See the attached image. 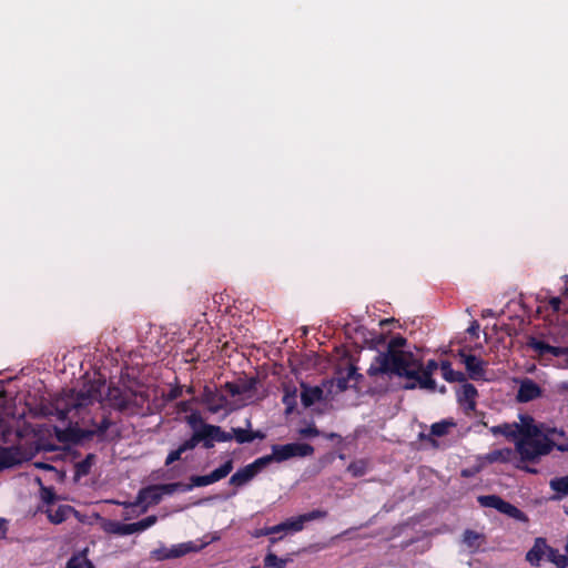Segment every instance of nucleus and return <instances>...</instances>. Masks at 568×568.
<instances>
[{
    "label": "nucleus",
    "mask_w": 568,
    "mask_h": 568,
    "mask_svg": "<svg viewBox=\"0 0 568 568\" xmlns=\"http://www.w3.org/2000/svg\"><path fill=\"white\" fill-rule=\"evenodd\" d=\"M271 463V457L257 458L252 464L239 469L230 478V484L234 486H243L248 483L263 467Z\"/></svg>",
    "instance_id": "obj_8"
},
{
    "label": "nucleus",
    "mask_w": 568,
    "mask_h": 568,
    "mask_svg": "<svg viewBox=\"0 0 568 568\" xmlns=\"http://www.w3.org/2000/svg\"><path fill=\"white\" fill-rule=\"evenodd\" d=\"M100 381H93L83 386L79 392L69 390L54 400V409L60 419L73 418L81 409L87 408L101 398Z\"/></svg>",
    "instance_id": "obj_4"
},
{
    "label": "nucleus",
    "mask_w": 568,
    "mask_h": 568,
    "mask_svg": "<svg viewBox=\"0 0 568 568\" xmlns=\"http://www.w3.org/2000/svg\"><path fill=\"white\" fill-rule=\"evenodd\" d=\"M277 540H278V538H276V537H271V538H270V544H271V545H274L275 542H277Z\"/></svg>",
    "instance_id": "obj_49"
},
{
    "label": "nucleus",
    "mask_w": 568,
    "mask_h": 568,
    "mask_svg": "<svg viewBox=\"0 0 568 568\" xmlns=\"http://www.w3.org/2000/svg\"><path fill=\"white\" fill-rule=\"evenodd\" d=\"M94 456L89 455L84 460L77 464V475L84 476L89 473L91 466L93 465Z\"/></svg>",
    "instance_id": "obj_35"
},
{
    "label": "nucleus",
    "mask_w": 568,
    "mask_h": 568,
    "mask_svg": "<svg viewBox=\"0 0 568 568\" xmlns=\"http://www.w3.org/2000/svg\"><path fill=\"white\" fill-rule=\"evenodd\" d=\"M297 433L301 437L305 438L316 437L320 435L318 429L313 424L298 428Z\"/></svg>",
    "instance_id": "obj_39"
},
{
    "label": "nucleus",
    "mask_w": 568,
    "mask_h": 568,
    "mask_svg": "<svg viewBox=\"0 0 568 568\" xmlns=\"http://www.w3.org/2000/svg\"><path fill=\"white\" fill-rule=\"evenodd\" d=\"M21 462V456L16 448H0V469L11 467Z\"/></svg>",
    "instance_id": "obj_23"
},
{
    "label": "nucleus",
    "mask_w": 568,
    "mask_h": 568,
    "mask_svg": "<svg viewBox=\"0 0 568 568\" xmlns=\"http://www.w3.org/2000/svg\"><path fill=\"white\" fill-rule=\"evenodd\" d=\"M367 463L363 459L351 463L347 467V471L354 477H359L366 474Z\"/></svg>",
    "instance_id": "obj_30"
},
{
    "label": "nucleus",
    "mask_w": 568,
    "mask_h": 568,
    "mask_svg": "<svg viewBox=\"0 0 568 568\" xmlns=\"http://www.w3.org/2000/svg\"><path fill=\"white\" fill-rule=\"evenodd\" d=\"M252 568H260V567H257V566H253Z\"/></svg>",
    "instance_id": "obj_53"
},
{
    "label": "nucleus",
    "mask_w": 568,
    "mask_h": 568,
    "mask_svg": "<svg viewBox=\"0 0 568 568\" xmlns=\"http://www.w3.org/2000/svg\"><path fill=\"white\" fill-rule=\"evenodd\" d=\"M233 437L236 439V442L242 444V443H250L255 437H261V436L260 435H253V434L248 433L245 429L234 428L233 429Z\"/></svg>",
    "instance_id": "obj_33"
},
{
    "label": "nucleus",
    "mask_w": 568,
    "mask_h": 568,
    "mask_svg": "<svg viewBox=\"0 0 568 568\" xmlns=\"http://www.w3.org/2000/svg\"><path fill=\"white\" fill-rule=\"evenodd\" d=\"M73 508L69 505H57L52 504V506H48L44 509L48 519L50 523L58 525L67 520L71 514H73Z\"/></svg>",
    "instance_id": "obj_15"
},
{
    "label": "nucleus",
    "mask_w": 568,
    "mask_h": 568,
    "mask_svg": "<svg viewBox=\"0 0 568 568\" xmlns=\"http://www.w3.org/2000/svg\"><path fill=\"white\" fill-rule=\"evenodd\" d=\"M278 532H280L278 525H275V526H272V527L261 528V529L256 530L253 534V536L254 537H261V536L275 535V534H278Z\"/></svg>",
    "instance_id": "obj_40"
},
{
    "label": "nucleus",
    "mask_w": 568,
    "mask_h": 568,
    "mask_svg": "<svg viewBox=\"0 0 568 568\" xmlns=\"http://www.w3.org/2000/svg\"><path fill=\"white\" fill-rule=\"evenodd\" d=\"M156 521H158V517L152 515V516H149L138 523H132L133 534L149 529L150 527L155 525Z\"/></svg>",
    "instance_id": "obj_31"
},
{
    "label": "nucleus",
    "mask_w": 568,
    "mask_h": 568,
    "mask_svg": "<svg viewBox=\"0 0 568 568\" xmlns=\"http://www.w3.org/2000/svg\"><path fill=\"white\" fill-rule=\"evenodd\" d=\"M296 390H286L284 397H283V403L285 404L286 406V413H291L295 405H296Z\"/></svg>",
    "instance_id": "obj_37"
},
{
    "label": "nucleus",
    "mask_w": 568,
    "mask_h": 568,
    "mask_svg": "<svg viewBox=\"0 0 568 568\" xmlns=\"http://www.w3.org/2000/svg\"><path fill=\"white\" fill-rule=\"evenodd\" d=\"M495 436L503 435L515 443L521 462H537L552 450L557 430L537 423L530 415H519L514 423H504L489 428Z\"/></svg>",
    "instance_id": "obj_2"
},
{
    "label": "nucleus",
    "mask_w": 568,
    "mask_h": 568,
    "mask_svg": "<svg viewBox=\"0 0 568 568\" xmlns=\"http://www.w3.org/2000/svg\"><path fill=\"white\" fill-rule=\"evenodd\" d=\"M101 528L106 534L126 536L133 534L132 524H123L116 520L103 519Z\"/></svg>",
    "instance_id": "obj_17"
},
{
    "label": "nucleus",
    "mask_w": 568,
    "mask_h": 568,
    "mask_svg": "<svg viewBox=\"0 0 568 568\" xmlns=\"http://www.w3.org/2000/svg\"><path fill=\"white\" fill-rule=\"evenodd\" d=\"M6 534V523L3 520H0V538L3 537Z\"/></svg>",
    "instance_id": "obj_47"
},
{
    "label": "nucleus",
    "mask_w": 568,
    "mask_h": 568,
    "mask_svg": "<svg viewBox=\"0 0 568 568\" xmlns=\"http://www.w3.org/2000/svg\"><path fill=\"white\" fill-rule=\"evenodd\" d=\"M195 447V440H186L183 443L178 449L171 452L169 456L166 457V464H172L173 462L180 459L182 453L185 450L192 449Z\"/></svg>",
    "instance_id": "obj_29"
},
{
    "label": "nucleus",
    "mask_w": 568,
    "mask_h": 568,
    "mask_svg": "<svg viewBox=\"0 0 568 568\" xmlns=\"http://www.w3.org/2000/svg\"><path fill=\"white\" fill-rule=\"evenodd\" d=\"M549 486L555 495L552 500H561L568 496V475L562 477H555L549 481Z\"/></svg>",
    "instance_id": "obj_22"
},
{
    "label": "nucleus",
    "mask_w": 568,
    "mask_h": 568,
    "mask_svg": "<svg viewBox=\"0 0 568 568\" xmlns=\"http://www.w3.org/2000/svg\"><path fill=\"white\" fill-rule=\"evenodd\" d=\"M219 437H230V439L232 438L231 435L225 434L222 429H221V434L219 435Z\"/></svg>",
    "instance_id": "obj_48"
},
{
    "label": "nucleus",
    "mask_w": 568,
    "mask_h": 568,
    "mask_svg": "<svg viewBox=\"0 0 568 568\" xmlns=\"http://www.w3.org/2000/svg\"><path fill=\"white\" fill-rule=\"evenodd\" d=\"M546 557L557 568H567L568 567V557L564 554H560L558 549H555V548L548 546Z\"/></svg>",
    "instance_id": "obj_26"
},
{
    "label": "nucleus",
    "mask_w": 568,
    "mask_h": 568,
    "mask_svg": "<svg viewBox=\"0 0 568 568\" xmlns=\"http://www.w3.org/2000/svg\"><path fill=\"white\" fill-rule=\"evenodd\" d=\"M406 339L402 336L393 337L385 352L378 353L372 361L367 374L371 377L392 374L406 379V389L435 390L436 382L433 374L438 368L434 359L425 365L418 353L405 349Z\"/></svg>",
    "instance_id": "obj_1"
},
{
    "label": "nucleus",
    "mask_w": 568,
    "mask_h": 568,
    "mask_svg": "<svg viewBox=\"0 0 568 568\" xmlns=\"http://www.w3.org/2000/svg\"><path fill=\"white\" fill-rule=\"evenodd\" d=\"M453 426L452 423L449 422H440V423H435L433 426H432V434L435 435V436H443L447 433L448 428Z\"/></svg>",
    "instance_id": "obj_38"
},
{
    "label": "nucleus",
    "mask_w": 568,
    "mask_h": 568,
    "mask_svg": "<svg viewBox=\"0 0 568 568\" xmlns=\"http://www.w3.org/2000/svg\"><path fill=\"white\" fill-rule=\"evenodd\" d=\"M152 556L156 559V560H165V559H171L170 558V554H169V548L168 547H161L159 549H155L152 551Z\"/></svg>",
    "instance_id": "obj_41"
},
{
    "label": "nucleus",
    "mask_w": 568,
    "mask_h": 568,
    "mask_svg": "<svg viewBox=\"0 0 568 568\" xmlns=\"http://www.w3.org/2000/svg\"><path fill=\"white\" fill-rule=\"evenodd\" d=\"M516 449L501 448L493 450L480 457V465L494 464V463H510L515 457Z\"/></svg>",
    "instance_id": "obj_16"
},
{
    "label": "nucleus",
    "mask_w": 568,
    "mask_h": 568,
    "mask_svg": "<svg viewBox=\"0 0 568 568\" xmlns=\"http://www.w3.org/2000/svg\"><path fill=\"white\" fill-rule=\"evenodd\" d=\"M484 540V536L474 530H466L463 535V542L473 550H476L480 547Z\"/></svg>",
    "instance_id": "obj_27"
},
{
    "label": "nucleus",
    "mask_w": 568,
    "mask_h": 568,
    "mask_svg": "<svg viewBox=\"0 0 568 568\" xmlns=\"http://www.w3.org/2000/svg\"><path fill=\"white\" fill-rule=\"evenodd\" d=\"M548 545L544 538H536L532 548L527 552L526 560L534 566H539L540 560L547 554Z\"/></svg>",
    "instance_id": "obj_18"
},
{
    "label": "nucleus",
    "mask_w": 568,
    "mask_h": 568,
    "mask_svg": "<svg viewBox=\"0 0 568 568\" xmlns=\"http://www.w3.org/2000/svg\"><path fill=\"white\" fill-rule=\"evenodd\" d=\"M40 496L42 501L48 506H52L58 500L57 495L51 488L41 486Z\"/></svg>",
    "instance_id": "obj_36"
},
{
    "label": "nucleus",
    "mask_w": 568,
    "mask_h": 568,
    "mask_svg": "<svg viewBox=\"0 0 568 568\" xmlns=\"http://www.w3.org/2000/svg\"><path fill=\"white\" fill-rule=\"evenodd\" d=\"M189 423L193 427L194 432L201 427L202 418L197 413H193L187 417Z\"/></svg>",
    "instance_id": "obj_43"
},
{
    "label": "nucleus",
    "mask_w": 568,
    "mask_h": 568,
    "mask_svg": "<svg viewBox=\"0 0 568 568\" xmlns=\"http://www.w3.org/2000/svg\"><path fill=\"white\" fill-rule=\"evenodd\" d=\"M550 305L554 308V311H558L560 306V300L558 297H554L550 300Z\"/></svg>",
    "instance_id": "obj_45"
},
{
    "label": "nucleus",
    "mask_w": 568,
    "mask_h": 568,
    "mask_svg": "<svg viewBox=\"0 0 568 568\" xmlns=\"http://www.w3.org/2000/svg\"><path fill=\"white\" fill-rule=\"evenodd\" d=\"M314 453V448L304 443H290L285 445H274L272 447L271 462L275 460L277 463L287 460L293 457H306L311 456Z\"/></svg>",
    "instance_id": "obj_5"
},
{
    "label": "nucleus",
    "mask_w": 568,
    "mask_h": 568,
    "mask_svg": "<svg viewBox=\"0 0 568 568\" xmlns=\"http://www.w3.org/2000/svg\"><path fill=\"white\" fill-rule=\"evenodd\" d=\"M519 388L516 399L519 403H528L542 396L541 387L530 378H524L519 382Z\"/></svg>",
    "instance_id": "obj_12"
},
{
    "label": "nucleus",
    "mask_w": 568,
    "mask_h": 568,
    "mask_svg": "<svg viewBox=\"0 0 568 568\" xmlns=\"http://www.w3.org/2000/svg\"><path fill=\"white\" fill-rule=\"evenodd\" d=\"M232 469H233V462H232V459H229L222 466H220L219 468H216L209 475L193 476L191 478L192 486L202 487V486H207L213 483H216V481L225 478L232 471Z\"/></svg>",
    "instance_id": "obj_10"
},
{
    "label": "nucleus",
    "mask_w": 568,
    "mask_h": 568,
    "mask_svg": "<svg viewBox=\"0 0 568 568\" xmlns=\"http://www.w3.org/2000/svg\"><path fill=\"white\" fill-rule=\"evenodd\" d=\"M478 501L484 507L495 508L498 511L508 515L518 520H525L526 517L521 510L514 505L505 501L496 495L479 496Z\"/></svg>",
    "instance_id": "obj_7"
},
{
    "label": "nucleus",
    "mask_w": 568,
    "mask_h": 568,
    "mask_svg": "<svg viewBox=\"0 0 568 568\" xmlns=\"http://www.w3.org/2000/svg\"><path fill=\"white\" fill-rule=\"evenodd\" d=\"M526 470L529 473H536V470L534 468H526Z\"/></svg>",
    "instance_id": "obj_50"
},
{
    "label": "nucleus",
    "mask_w": 568,
    "mask_h": 568,
    "mask_svg": "<svg viewBox=\"0 0 568 568\" xmlns=\"http://www.w3.org/2000/svg\"><path fill=\"white\" fill-rule=\"evenodd\" d=\"M565 549H566V551L568 554V535H567V542H566Z\"/></svg>",
    "instance_id": "obj_52"
},
{
    "label": "nucleus",
    "mask_w": 568,
    "mask_h": 568,
    "mask_svg": "<svg viewBox=\"0 0 568 568\" xmlns=\"http://www.w3.org/2000/svg\"><path fill=\"white\" fill-rule=\"evenodd\" d=\"M467 332L474 336H478L479 333V324L474 321L470 326L468 327Z\"/></svg>",
    "instance_id": "obj_44"
},
{
    "label": "nucleus",
    "mask_w": 568,
    "mask_h": 568,
    "mask_svg": "<svg viewBox=\"0 0 568 568\" xmlns=\"http://www.w3.org/2000/svg\"><path fill=\"white\" fill-rule=\"evenodd\" d=\"M458 356L464 363L469 377L471 379H481L485 377L486 363L474 355L466 354L464 351H459Z\"/></svg>",
    "instance_id": "obj_14"
},
{
    "label": "nucleus",
    "mask_w": 568,
    "mask_h": 568,
    "mask_svg": "<svg viewBox=\"0 0 568 568\" xmlns=\"http://www.w3.org/2000/svg\"><path fill=\"white\" fill-rule=\"evenodd\" d=\"M206 544L202 542V544H196L194 541H187V542H182V544H178V545H173L171 547H169V554H170V558H179L181 556H184L189 552H193V551H199L201 550Z\"/></svg>",
    "instance_id": "obj_21"
},
{
    "label": "nucleus",
    "mask_w": 568,
    "mask_h": 568,
    "mask_svg": "<svg viewBox=\"0 0 568 568\" xmlns=\"http://www.w3.org/2000/svg\"><path fill=\"white\" fill-rule=\"evenodd\" d=\"M361 375L356 372V368L352 365H348L346 368V376H341L335 379V384L338 390H345L348 387V382L353 381L354 383Z\"/></svg>",
    "instance_id": "obj_25"
},
{
    "label": "nucleus",
    "mask_w": 568,
    "mask_h": 568,
    "mask_svg": "<svg viewBox=\"0 0 568 568\" xmlns=\"http://www.w3.org/2000/svg\"><path fill=\"white\" fill-rule=\"evenodd\" d=\"M476 395V388L471 384L465 383L458 392V399L460 403L467 405V408L473 409L475 407L474 399Z\"/></svg>",
    "instance_id": "obj_24"
},
{
    "label": "nucleus",
    "mask_w": 568,
    "mask_h": 568,
    "mask_svg": "<svg viewBox=\"0 0 568 568\" xmlns=\"http://www.w3.org/2000/svg\"><path fill=\"white\" fill-rule=\"evenodd\" d=\"M221 434V427L214 425H201L199 429L194 432L193 437L190 440H195V446L199 442L205 440V446L211 447V440L226 442L230 437H219Z\"/></svg>",
    "instance_id": "obj_13"
},
{
    "label": "nucleus",
    "mask_w": 568,
    "mask_h": 568,
    "mask_svg": "<svg viewBox=\"0 0 568 568\" xmlns=\"http://www.w3.org/2000/svg\"><path fill=\"white\" fill-rule=\"evenodd\" d=\"M322 396L323 390L321 387L302 384L301 400L305 407H310L313 404L320 402Z\"/></svg>",
    "instance_id": "obj_20"
},
{
    "label": "nucleus",
    "mask_w": 568,
    "mask_h": 568,
    "mask_svg": "<svg viewBox=\"0 0 568 568\" xmlns=\"http://www.w3.org/2000/svg\"><path fill=\"white\" fill-rule=\"evenodd\" d=\"M557 430V434L554 435V445H552V448H557L558 450L560 452H566L568 453V444H558L557 440L559 437H562L564 436V433L561 430H558L557 428H555Z\"/></svg>",
    "instance_id": "obj_42"
},
{
    "label": "nucleus",
    "mask_w": 568,
    "mask_h": 568,
    "mask_svg": "<svg viewBox=\"0 0 568 568\" xmlns=\"http://www.w3.org/2000/svg\"><path fill=\"white\" fill-rule=\"evenodd\" d=\"M34 466L47 470H54V468L51 465L44 463H36Z\"/></svg>",
    "instance_id": "obj_46"
},
{
    "label": "nucleus",
    "mask_w": 568,
    "mask_h": 568,
    "mask_svg": "<svg viewBox=\"0 0 568 568\" xmlns=\"http://www.w3.org/2000/svg\"><path fill=\"white\" fill-rule=\"evenodd\" d=\"M287 561V559L278 558L272 551H268L264 558L265 566L271 568H285Z\"/></svg>",
    "instance_id": "obj_32"
},
{
    "label": "nucleus",
    "mask_w": 568,
    "mask_h": 568,
    "mask_svg": "<svg viewBox=\"0 0 568 568\" xmlns=\"http://www.w3.org/2000/svg\"><path fill=\"white\" fill-rule=\"evenodd\" d=\"M67 568H93V566L84 556H75L69 560Z\"/></svg>",
    "instance_id": "obj_34"
},
{
    "label": "nucleus",
    "mask_w": 568,
    "mask_h": 568,
    "mask_svg": "<svg viewBox=\"0 0 568 568\" xmlns=\"http://www.w3.org/2000/svg\"><path fill=\"white\" fill-rule=\"evenodd\" d=\"M254 382H245L242 384L226 383L225 389L234 398L227 399L220 392L206 386L202 395V403L207 409L215 414L223 409H236L254 400Z\"/></svg>",
    "instance_id": "obj_3"
},
{
    "label": "nucleus",
    "mask_w": 568,
    "mask_h": 568,
    "mask_svg": "<svg viewBox=\"0 0 568 568\" xmlns=\"http://www.w3.org/2000/svg\"><path fill=\"white\" fill-rule=\"evenodd\" d=\"M180 487L181 484H164L146 487L139 491L135 504L143 505V511H145L151 505L158 504L163 495H171Z\"/></svg>",
    "instance_id": "obj_6"
},
{
    "label": "nucleus",
    "mask_w": 568,
    "mask_h": 568,
    "mask_svg": "<svg viewBox=\"0 0 568 568\" xmlns=\"http://www.w3.org/2000/svg\"><path fill=\"white\" fill-rule=\"evenodd\" d=\"M326 516L325 511L313 510L308 514L300 515L295 518L287 519L286 521L278 524L280 532H297L304 528L305 523L323 518Z\"/></svg>",
    "instance_id": "obj_9"
},
{
    "label": "nucleus",
    "mask_w": 568,
    "mask_h": 568,
    "mask_svg": "<svg viewBox=\"0 0 568 568\" xmlns=\"http://www.w3.org/2000/svg\"><path fill=\"white\" fill-rule=\"evenodd\" d=\"M463 475H464V476H469V475H470V473H469L468 470H464V471H463Z\"/></svg>",
    "instance_id": "obj_51"
},
{
    "label": "nucleus",
    "mask_w": 568,
    "mask_h": 568,
    "mask_svg": "<svg viewBox=\"0 0 568 568\" xmlns=\"http://www.w3.org/2000/svg\"><path fill=\"white\" fill-rule=\"evenodd\" d=\"M440 368L443 377L447 382H465V375L462 372L454 371L449 362H443Z\"/></svg>",
    "instance_id": "obj_28"
},
{
    "label": "nucleus",
    "mask_w": 568,
    "mask_h": 568,
    "mask_svg": "<svg viewBox=\"0 0 568 568\" xmlns=\"http://www.w3.org/2000/svg\"><path fill=\"white\" fill-rule=\"evenodd\" d=\"M232 469H233V462H232V459H229L222 466H220L219 468H216L209 475L193 476L191 478L192 486L202 487V486H207L213 483H216V481L225 478L232 471Z\"/></svg>",
    "instance_id": "obj_11"
},
{
    "label": "nucleus",
    "mask_w": 568,
    "mask_h": 568,
    "mask_svg": "<svg viewBox=\"0 0 568 568\" xmlns=\"http://www.w3.org/2000/svg\"><path fill=\"white\" fill-rule=\"evenodd\" d=\"M528 346L540 356L547 353H550L554 356H561L568 354V348L550 346L536 338H530L528 342Z\"/></svg>",
    "instance_id": "obj_19"
}]
</instances>
